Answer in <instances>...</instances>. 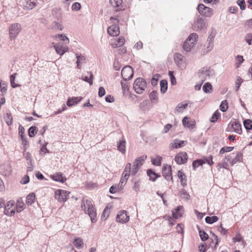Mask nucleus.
Returning <instances> with one entry per match:
<instances>
[{"label": "nucleus", "instance_id": "nucleus-1", "mask_svg": "<svg viewBox=\"0 0 252 252\" xmlns=\"http://www.w3.org/2000/svg\"><path fill=\"white\" fill-rule=\"evenodd\" d=\"M81 208L89 216L92 222L94 223L97 221L96 211L90 200L83 199L81 203Z\"/></svg>", "mask_w": 252, "mask_h": 252}, {"label": "nucleus", "instance_id": "nucleus-2", "mask_svg": "<svg viewBox=\"0 0 252 252\" xmlns=\"http://www.w3.org/2000/svg\"><path fill=\"white\" fill-rule=\"evenodd\" d=\"M20 24L15 23L10 24L8 27V35L10 40H15L21 31Z\"/></svg>", "mask_w": 252, "mask_h": 252}, {"label": "nucleus", "instance_id": "nucleus-3", "mask_svg": "<svg viewBox=\"0 0 252 252\" xmlns=\"http://www.w3.org/2000/svg\"><path fill=\"white\" fill-rule=\"evenodd\" d=\"M133 87L137 94H141L147 87L146 82L143 78H137L134 81Z\"/></svg>", "mask_w": 252, "mask_h": 252}, {"label": "nucleus", "instance_id": "nucleus-4", "mask_svg": "<svg viewBox=\"0 0 252 252\" xmlns=\"http://www.w3.org/2000/svg\"><path fill=\"white\" fill-rule=\"evenodd\" d=\"M198 35L195 33H192L188 37L187 39L185 41L183 48L186 52L190 51L194 45Z\"/></svg>", "mask_w": 252, "mask_h": 252}, {"label": "nucleus", "instance_id": "nucleus-5", "mask_svg": "<svg viewBox=\"0 0 252 252\" xmlns=\"http://www.w3.org/2000/svg\"><path fill=\"white\" fill-rule=\"evenodd\" d=\"M146 158V156L143 155L135 159L133 163V168L131 171L132 176H134L138 172L139 168L143 165Z\"/></svg>", "mask_w": 252, "mask_h": 252}, {"label": "nucleus", "instance_id": "nucleus-6", "mask_svg": "<svg viewBox=\"0 0 252 252\" xmlns=\"http://www.w3.org/2000/svg\"><path fill=\"white\" fill-rule=\"evenodd\" d=\"M69 193L67 190L59 189L55 192V198L60 202H64L68 199Z\"/></svg>", "mask_w": 252, "mask_h": 252}, {"label": "nucleus", "instance_id": "nucleus-7", "mask_svg": "<svg viewBox=\"0 0 252 252\" xmlns=\"http://www.w3.org/2000/svg\"><path fill=\"white\" fill-rule=\"evenodd\" d=\"M228 129L229 131L234 132L238 134H241L242 133V126L237 121H231L228 125Z\"/></svg>", "mask_w": 252, "mask_h": 252}, {"label": "nucleus", "instance_id": "nucleus-8", "mask_svg": "<svg viewBox=\"0 0 252 252\" xmlns=\"http://www.w3.org/2000/svg\"><path fill=\"white\" fill-rule=\"evenodd\" d=\"M121 75L125 81L131 79L133 76V71L130 66L123 67L121 71Z\"/></svg>", "mask_w": 252, "mask_h": 252}, {"label": "nucleus", "instance_id": "nucleus-9", "mask_svg": "<svg viewBox=\"0 0 252 252\" xmlns=\"http://www.w3.org/2000/svg\"><path fill=\"white\" fill-rule=\"evenodd\" d=\"M116 219V221L119 223H126L129 220V216L126 211L121 210L118 212Z\"/></svg>", "mask_w": 252, "mask_h": 252}, {"label": "nucleus", "instance_id": "nucleus-10", "mask_svg": "<svg viewBox=\"0 0 252 252\" xmlns=\"http://www.w3.org/2000/svg\"><path fill=\"white\" fill-rule=\"evenodd\" d=\"M197 9L199 13L205 17H209L212 15L213 11L212 9L205 6L203 4H199Z\"/></svg>", "mask_w": 252, "mask_h": 252}, {"label": "nucleus", "instance_id": "nucleus-11", "mask_svg": "<svg viewBox=\"0 0 252 252\" xmlns=\"http://www.w3.org/2000/svg\"><path fill=\"white\" fill-rule=\"evenodd\" d=\"M54 48L56 53L60 55H63L68 50L67 46L61 42L54 44Z\"/></svg>", "mask_w": 252, "mask_h": 252}, {"label": "nucleus", "instance_id": "nucleus-12", "mask_svg": "<svg viewBox=\"0 0 252 252\" xmlns=\"http://www.w3.org/2000/svg\"><path fill=\"white\" fill-rule=\"evenodd\" d=\"M14 201L10 200L7 203L5 207L4 214L8 216H13L15 214Z\"/></svg>", "mask_w": 252, "mask_h": 252}, {"label": "nucleus", "instance_id": "nucleus-13", "mask_svg": "<svg viewBox=\"0 0 252 252\" xmlns=\"http://www.w3.org/2000/svg\"><path fill=\"white\" fill-rule=\"evenodd\" d=\"M212 73L213 71L210 68L204 67L199 72V76L203 82L209 78Z\"/></svg>", "mask_w": 252, "mask_h": 252}, {"label": "nucleus", "instance_id": "nucleus-14", "mask_svg": "<svg viewBox=\"0 0 252 252\" xmlns=\"http://www.w3.org/2000/svg\"><path fill=\"white\" fill-rule=\"evenodd\" d=\"M183 125L184 127H187L189 129H192L195 128L196 122L194 119H190L188 117H185L182 121Z\"/></svg>", "mask_w": 252, "mask_h": 252}, {"label": "nucleus", "instance_id": "nucleus-15", "mask_svg": "<svg viewBox=\"0 0 252 252\" xmlns=\"http://www.w3.org/2000/svg\"><path fill=\"white\" fill-rule=\"evenodd\" d=\"M188 155L185 152H180L175 157V161L178 164L186 163L188 160Z\"/></svg>", "mask_w": 252, "mask_h": 252}, {"label": "nucleus", "instance_id": "nucleus-16", "mask_svg": "<svg viewBox=\"0 0 252 252\" xmlns=\"http://www.w3.org/2000/svg\"><path fill=\"white\" fill-rule=\"evenodd\" d=\"M162 175L168 181L172 180L171 167L168 165H163L162 167Z\"/></svg>", "mask_w": 252, "mask_h": 252}, {"label": "nucleus", "instance_id": "nucleus-17", "mask_svg": "<svg viewBox=\"0 0 252 252\" xmlns=\"http://www.w3.org/2000/svg\"><path fill=\"white\" fill-rule=\"evenodd\" d=\"M193 26L195 31H198L206 28V24L203 19L198 18L194 22Z\"/></svg>", "mask_w": 252, "mask_h": 252}, {"label": "nucleus", "instance_id": "nucleus-18", "mask_svg": "<svg viewBox=\"0 0 252 252\" xmlns=\"http://www.w3.org/2000/svg\"><path fill=\"white\" fill-rule=\"evenodd\" d=\"M108 33L111 36H117L120 34V28L118 25H112L107 29Z\"/></svg>", "mask_w": 252, "mask_h": 252}, {"label": "nucleus", "instance_id": "nucleus-19", "mask_svg": "<svg viewBox=\"0 0 252 252\" xmlns=\"http://www.w3.org/2000/svg\"><path fill=\"white\" fill-rule=\"evenodd\" d=\"M187 143V141L180 140L179 139H175L170 144V146L172 148H180L185 146Z\"/></svg>", "mask_w": 252, "mask_h": 252}, {"label": "nucleus", "instance_id": "nucleus-20", "mask_svg": "<svg viewBox=\"0 0 252 252\" xmlns=\"http://www.w3.org/2000/svg\"><path fill=\"white\" fill-rule=\"evenodd\" d=\"M126 141L124 138H122V139L117 143V149L122 154H125L126 153Z\"/></svg>", "mask_w": 252, "mask_h": 252}, {"label": "nucleus", "instance_id": "nucleus-21", "mask_svg": "<svg viewBox=\"0 0 252 252\" xmlns=\"http://www.w3.org/2000/svg\"><path fill=\"white\" fill-rule=\"evenodd\" d=\"M82 99L81 96L69 97L66 102V105L69 107L73 106L79 102Z\"/></svg>", "mask_w": 252, "mask_h": 252}, {"label": "nucleus", "instance_id": "nucleus-22", "mask_svg": "<svg viewBox=\"0 0 252 252\" xmlns=\"http://www.w3.org/2000/svg\"><path fill=\"white\" fill-rule=\"evenodd\" d=\"M125 42V39L123 36H120L118 39H115L111 43V46L113 48H118L123 46Z\"/></svg>", "mask_w": 252, "mask_h": 252}, {"label": "nucleus", "instance_id": "nucleus-23", "mask_svg": "<svg viewBox=\"0 0 252 252\" xmlns=\"http://www.w3.org/2000/svg\"><path fill=\"white\" fill-rule=\"evenodd\" d=\"M184 212V209L182 206H179L177 209L172 211L173 217L175 219H178L182 216Z\"/></svg>", "mask_w": 252, "mask_h": 252}, {"label": "nucleus", "instance_id": "nucleus-24", "mask_svg": "<svg viewBox=\"0 0 252 252\" xmlns=\"http://www.w3.org/2000/svg\"><path fill=\"white\" fill-rule=\"evenodd\" d=\"M51 178L54 181L64 183L66 181V178L63 176L61 173H56L51 175Z\"/></svg>", "mask_w": 252, "mask_h": 252}, {"label": "nucleus", "instance_id": "nucleus-25", "mask_svg": "<svg viewBox=\"0 0 252 252\" xmlns=\"http://www.w3.org/2000/svg\"><path fill=\"white\" fill-rule=\"evenodd\" d=\"M37 5L36 0H27L25 7L26 9L30 10L33 9Z\"/></svg>", "mask_w": 252, "mask_h": 252}, {"label": "nucleus", "instance_id": "nucleus-26", "mask_svg": "<svg viewBox=\"0 0 252 252\" xmlns=\"http://www.w3.org/2000/svg\"><path fill=\"white\" fill-rule=\"evenodd\" d=\"M185 57L180 54L176 53L174 55V60L176 63L180 66L185 62Z\"/></svg>", "mask_w": 252, "mask_h": 252}, {"label": "nucleus", "instance_id": "nucleus-27", "mask_svg": "<svg viewBox=\"0 0 252 252\" xmlns=\"http://www.w3.org/2000/svg\"><path fill=\"white\" fill-rule=\"evenodd\" d=\"M76 58L77 59L76 61L77 67L79 69H80L81 67V65L85 63L86 58L84 56H82L81 54L79 55L78 54H76Z\"/></svg>", "mask_w": 252, "mask_h": 252}, {"label": "nucleus", "instance_id": "nucleus-28", "mask_svg": "<svg viewBox=\"0 0 252 252\" xmlns=\"http://www.w3.org/2000/svg\"><path fill=\"white\" fill-rule=\"evenodd\" d=\"M87 73L90 75V78H88L87 76L83 75L81 77V79L83 81L88 82L90 85L93 84L94 76L91 72H88Z\"/></svg>", "mask_w": 252, "mask_h": 252}, {"label": "nucleus", "instance_id": "nucleus-29", "mask_svg": "<svg viewBox=\"0 0 252 252\" xmlns=\"http://www.w3.org/2000/svg\"><path fill=\"white\" fill-rule=\"evenodd\" d=\"M73 244L77 249L82 248L84 245L83 239L79 237L75 238L73 241Z\"/></svg>", "mask_w": 252, "mask_h": 252}, {"label": "nucleus", "instance_id": "nucleus-30", "mask_svg": "<svg viewBox=\"0 0 252 252\" xmlns=\"http://www.w3.org/2000/svg\"><path fill=\"white\" fill-rule=\"evenodd\" d=\"M179 195L181 198L186 201L190 199V196L189 193L185 189H182L180 190Z\"/></svg>", "mask_w": 252, "mask_h": 252}, {"label": "nucleus", "instance_id": "nucleus-31", "mask_svg": "<svg viewBox=\"0 0 252 252\" xmlns=\"http://www.w3.org/2000/svg\"><path fill=\"white\" fill-rule=\"evenodd\" d=\"M188 104L187 103L182 102L177 105L175 111L178 113L183 112L187 107Z\"/></svg>", "mask_w": 252, "mask_h": 252}, {"label": "nucleus", "instance_id": "nucleus-32", "mask_svg": "<svg viewBox=\"0 0 252 252\" xmlns=\"http://www.w3.org/2000/svg\"><path fill=\"white\" fill-rule=\"evenodd\" d=\"M178 176L180 179L181 183L183 186L187 185V179L185 174L181 171H179L178 172Z\"/></svg>", "mask_w": 252, "mask_h": 252}, {"label": "nucleus", "instance_id": "nucleus-33", "mask_svg": "<svg viewBox=\"0 0 252 252\" xmlns=\"http://www.w3.org/2000/svg\"><path fill=\"white\" fill-rule=\"evenodd\" d=\"M131 165L130 163H127L125 166L122 176H124V177H127L128 178L131 170Z\"/></svg>", "mask_w": 252, "mask_h": 252}, {"label": "nucleus", "instance_id": "nucleus-34", "mask_svg": "<svg viewBox=\"0 0 252 252\" xmlns=\"http://www.w3.org/2000/svg\"><path fill=\"white\" fill-rule=\"evenodd\" d=\"M35 196L33 193L29 194L26 198V203L28 205L32 204L35 200Z\"/></svg>", "mask_w": 252, "mask_h": 252}, {"label": "nucleus", "instance_id": "nucleus-35", "mask_svg": "<svg viewBox=\"0 0 252 252\" xmlns=\"http://www.w3.org/2000/svg\"><path fill=\"white\" fill-rule=\"evenodd\" d=\"M214 48V43L207 41L206 45L204 46L203 54H206L210 52Z\"/></svg>", "mask_w": 252, "mask_h": 252}, {"label": "nucleus", "instance_id": "nucleus-36", "mask_svg": "<svg viewBox=\"0 0 252 252\" xmlns=\"http://www.w3.org/2000/svg\"><path fill=\"white\" fill-rule=\"evenodd\" d=\"M160 91L162 94L165 93L167 89V81L166 80H162L160 82Z\"/></svg>", "mask_w": 252, "mask_h": 252}, {"label": "nucleus", "instance_id": "nucleus-37", "mask_svg": "<svg viewBox=\"0 0 252 252\" xmlns=\"http://www.w3.org/2000/svg\"><path fill=\"white\" fill-rule=\"evenodd\" d=\"M55 37L56 38H58L61 41H63L64 43L63 44L67 45L69 42V39L64 34H57Z\"/></svg>", "mask_w": 252, "mask_h": 252}, {"label": "nucleus", "instance_id": "nucleus-38", "mask_svg": "<svg viewBox=\"0 0 252 252\" xmlns=\"http://www.w3.org/2000/svg\"><path fill=\"white\" fill-rule=\"evenodd\" d=\"M219 220V218L214 216L212 217H206L205 218V221L207 223L212 224L214 222H217Z\"/></svg>", "mask_w": 252, "mask_h": 252}, {"label": "nucleus", "instance_id": "nucleus-39", "mask_svg": "<svg viewBox=\"0 0 252 252\" xmlns=\"http://www.w3.org/2000/svg\"><path fill=\"white\" fill-rule=\"evenodd\" d=\"M204 163H205V161L203 159H197L194 160L192 163V167L193 170H195L200 165H202Z\"/></svg>", "mask_w": 252, "mask_h": 252}, {"label": "nucleus", "instance_id": "nucleus-40", "mask_svg": "<svg viewBox=\"0 0 252 252\" xmlns=\"http://www.w3.org/2000/svg\"><path fill=\"white\" fill-rule=\"evenodd\" d=\"M16 75H17V73H15L11 75L10 77V84H11V87L13 88L20 86V85L16 84L15 83V79Z\"/></svg>", "mask_w": 252, "mask_h": 252}, {"label": "nucleus", "instance_id": "nucleus-41", "mask_svg": "<svg viewBox=\"0 0 252 252\" xmlns=\"http://www.w3.org/2000/svg\"><path fill=\"white\" fill-rule=\"evenodd\" d=\"M110 4L114 7H119L122 4V0H110Z\"/></svg>", "mask_w": 252, "mask_h": 252}, {"label": "nucleus", "instance_id": "nucleus-42", "mask_svg": "<svg viewBox=\"0 0 252 252\" xmlns=\"http://www.w3.org/2000/svg\"><path fill=\"white\" fill-rule=\"evenodd\" d=\"M63 28V25L59 22H54L52 24V29L62 31Z\"/></svg>", "mask_w": 252, "mask_h": 252}, {"label": "nucleus", "instance_id": "nucleus-43", "mask_svg": "<svg viewBox=\"0 0 252 252\" xmlns=\"http://www.w3.org/2000/svg\"><path fill=\"white\" fill-rule=\"evenodd\" d=\"M162 158L160 156H157L155 158L152 159V162L154 165L160 166L161 163Z\"/></svg>", "mask_w": 252, "mask_h": 252}, {"label": "nucleus", "instance_id": "nucleus-44", "mask_svg": "<svg viewBox=\"0 0 252 252\" xmlns=\"http://www.w3.org/2000/svg\"><path fill=\"white\" fill-rule=\"evenodd\" d=\"M127 180L128 178L124 177V176H122L119 184L118 186V188H120V189H122L124 188L125 185L126 184Z\"/></svg>", "mask_w": 252, "mask_h": 252}, {"label": "nucleus", "instance_id": "nucleus-45", "mask_svg": "<svg viewBox=\"0 0 252 252\" xmlns=\"http://www.w3.org/2000/svg\"><path fill=\"white\" fill-rule=\"evenodd\" d=\"M242 158V154L240 153L237 154L235 158L232 159V161H230V163L233 165L235 164L237 162L240 161Z\"/></svg>", "mask_w": 252, "mask_h": 252}, {"label": "nucleus", "instance_id": "nucleus-46", "mask_svg": "<svg viewBox=\"0 0 252 252\" xmlns=\"http://www.w3.org/2000/svg\"><path fill=\"white\" fill-rule=\"evenodd\" d=\"M220 109L222 112H226L228 108V102L226 100H223L220 105Z\"/></svg>", "mask_w": 252, "mask_h": 252}, {"label": "nucleus", "instance_id": "nucleus-47", "mask_svg": "<svg viewBox=\"0 0 252 252\" xmlns=\"http://www.w3.org/2000/svg\"><path fill=\"white\" fill-rule=\"evenodd\" d=\"M202 89L203 91L206 93H208L211 92L212 89V86L209 83H206L203 85Z\"/></svg>", "mask_w": 252, "mask_h": 252}, {"label": "nucleus", "instance_id": "nucleus-48", "mask_svg": "<svg viewBox=\"0 0 252 252\" xmlns=\"http://www.w3.org/2000/svg\"><path fill=\"white\" fill-rule=\"evenodd\" d=\"M5 121L8 126L12 125L13 122V118L10 113H7L5 118Z\"/></svg>", "mask_w": 252, "mask_h": 252}, {"label": "nucleus", "instance_id": "nucleus-49", "mask_svg": "<svg viewBox=\"0 0 252 252\" xmlns=\"http://www.w3.org/2000/svg\"><path fill=\"white\" fill-rule=\"evenodd\" d=\"M244 126L246 129H252V121L250 119L246 120L244 121Z\"/></svg>", "mask_w": 252, "mask_h": 252}, {"label": "nucleus", "instance_id": "nucleus-50", "mask_svg": "<svg viewBox=\"0 0 252 252\" xmlns=\"http://www.w3.org/2000/svg\"><path fill=\"white\" fill-rule=\"evenodd\" d=\"M147 175L149 176L150 179L153 181H155L157 178V175L152 170L148 169L147 171Z\"/></svg>", "mask_w": 252, "mask_h": 252}, {"label": "nucleus", "instance_id": "nucleus-51", "mask_svg": "<svg viewBox=\"0 0 252 252\" xmlns=\"http://www.w3.org/2000/svg\"><path fill=\"white\" fill-rule=\"evenodd\" d=\"M220 114L218 111H216L213 114L212 117L210 119V121L213 123L217 122L219 118L220 117Z\"/></svg>", "mask_w": 252, "mask_h": 252}, {"label": "nucleus", "instance_id": "nucleus-52", "mask_svg": "<svg viewBox=\"0 0 252 252\" xmlns=\"http://www.w3.org/2000/svg\"><path fill=\"white\" fill-rule=\"evenodd\" d=\"M236 63H235L237 68L239 67L240 65L244 61L242 56L238 55L236 57Z\"/></svg>", "mask_w": 252, "mask_h": 252}, {"label": "nucleus", "instance_id": "nucleus-53", "mask_svg": "<svg viewBox=\"0 0 252 252\" xmlns=\"http://www.w3.org/2000/svg\"><path fill=\"white\" fill-rule=\"evenodd\" d=\"M37 130L35 126H32L29 129V135L31 137H33L36 133Z\"/></svg>", "mask_w": 252, "mask_h": 252}, {"label": "nucleus", "instance_id": "nucleus-54", "mask_svg": "<svg viewBox=\"0 0 252 252\" xmlns=\"http://www.w3.org/2000/svg\"><path fill=\"white\" fill-rule=\"evenodd\" d=\"M24 204L23 202H21L19 200H18L17 202V206H16V211L17 212H21L22 210H24Z\"/></svg>", "mask_w": 252, "mask_h": 252}, {"label": "nucleus", "instance_id": "nucleus-55", "mask_svg": "<svg viewBox=\"0 0 252 252\" xmlns=\"http://www.w3.org/2000/svg\"><path fill=\"white\" fill-rule=\"evenodd\" d=\"M234 149L233 147H224L222 148L220 151V154H223L225 152H229L232 151Z\"/></svg>", "mask_w": 252, "mask_h": 252}, {"label": "nucleus", "instance_id": "nucleus-56", "mask_svg": "<svg viewBox=\"0 0 252 252\" xmlns=\"http://www.w3.org/2000/svg\"><path fill=\"white\" fill-rule=\"evenodd\" d=\"M199 233L200 238L202 241H205L208 239V235L206 233L205 231L200 230L199 231Z\"/></svg>", "mask_w": 252, "mask_h": 252}, {"label": "nucleus", "instance_id": "nucleus-57", "mask_svg": "<svg viewBox=\"0 0 252 252\" xmlns=\"http://www.w3.org/2000/svg\"><path fill=\"white\" fill-rule=\"evenodd\" d=\"M81 4L79 2H74L73 3L71 8L73 11H78L81 8Z\"/></svg>", "mask_w": 252, "mask_h": 252}, {"label": "nucleus", "instance_id": "nucleus-58", "mask_svg": "<svg viewBox=\"0 0 252 252\" xmlns=\"http://www.w3.org/2000/svg\"><path fill=\"white\" fill-rule=\"evenodd\" d=\"M243 239V238L242 237L241 234L240 233H238L236 235L235 237L232 239V240L234 243H236L237 242H241L242 241Z\"/></svg>", "mask_w": 252, "mask_h": 252}, {"label": "nucleus", "instance_id": "nucleus-59", "mask_svg": "<svg viewBox=\"0 0 252 252\" xmlns=\"http://www.w3.org/2000/svg\"><path fill=\"white\" fill-rule=\"evenodd\" d=\"M169 75L170 77V79H171V84L173 85H174L176 84V78L174 75V73L173 71H169Z\"/></svg>", "mask_w": 252, "mask_h": 252}, {"label": "nucleus", "instance_id": "nucleus-60", "mask_svg": "<svg viewBox=\"0 0 252 252\" xmlns=\"http://www.w3.org/2000/svg\"><path fill=\"white\" fill-rule=\"evenodd\" d=\"M245 40L249 45H251L252 41V33H248L245 36Z\"/></svg>", "mask_w": 252, "mask_h": 252}, {"label": "nucleus", "instance_id": "nucleus-61", "mask_svg": "<svg viewBox=\"0 0 252 252\" xmlns=\"http://www.w3.org/2000/svg\"><path fill=\"white\" fill-rule=\"evenodd\" d=\"M21 139H22V144L23 146L24 151L26 152L27 149H28V148L29 147L28 142L26 139L25 138H21Z\"/></svg>", "mask_w": 252, "mask_h": 252}, {"label": "nucleus", "instance_id": "nucleus-62", "mask_svg": "<svg viewBox=\"0 0 252 252\" xmlns=\"http://www.w3.org/2000/svg\"><path fill=\"white\" fill-rule=\"evenodd\" d=\"M122 88L123 90L124 93L128 91V83L125 81L124 82L122 81L121 83Z\"/></svg>", "mask_w": 252, "mask_h": 252}, {"label": "nucleus", "instance_id": "nucleus-63", "mask_svg": "<svg viewBox=\"0 0 252 252\" xmlns=\"http://www.w3.org/2000/svg\"><path fill=\"white\" fill-rule=\"evenodd\" d=\"M140 183L139 181L135 182L133 187V189L135 191L138 192L139 191L140 188Z\"/></svg>", "mask_w": 252, "mask_h": 252}, {"label": "nucleus", "instance_id": "nucleus-64", "mask_svg": "<svg viewBox=\"0 0 252 252\" xmlns=\"http://www.w3.org/2000/svg\"><path fill=\"white\" fill-rule=\"evenodd\" d=\"M105 90L104 88L102 87H99V90H98V96L99 97H101L103 96H104L105 95Z\"/></svg>", "mask_w": 252, "mask_h": 252}]
</instances>
